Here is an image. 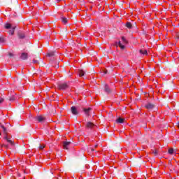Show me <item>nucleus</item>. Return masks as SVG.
Returning a JSON list of instances; mask_svg holds the SVG:
<instances>
[{"label":"nucleus","instance_id":"27","mask_svg":"<svg viewBox=\"0 0 179 179\" xmlns=\"http://www.w3.org/2000/svg\"><path fill=\"white\" fill-rule=\"evenodd\" d=\"M6 40L3 37H0V43H5Z\"/></svg>","mask_w":179,"mask_h":179},{"label":"nucleus","instance_id":"1","mask_svg":"<svg viewBox=\"0 0 179 179\" xmlns=\"http://www.w3.org/2000/svg\"><path fill=\"white\" fill-rule=\"evenodd\" d=\"M69 88V85L68 83H61L58 85V89L59 90H66V89Z\"/></svg>","mask_w":179,"mask_h":179},{"label":"nucleus","instance_id":"7","mask_svg":"<svg viewBox=\"0 0 179 179\" xmlns=\"http://www.w3.org/2000/svg\"><path fill=\"white\" fill-rule=\"evenodd\" d=\"M4 139L8 143H10V145H11L12 146H15V143L13 142V141L12 139H10L9 137H8V136H6L4 137Z\"/></svg>","mask_w":179,"mask_h":179},{"label":"nucleus","instance_id":"8","mask_svg":"<svg viewBox=\"0 0 179 179\" xmlns=\"http://www.w3.org/2000/svg\"><path fill=\"white\" fill-rule=\"evenodd\" d=\"M71 141H64L63 142V148L64 149H66V150H68V146L71 145Z\"/></svg>","mask_w":179,"mask_h":179},{"label":"nucleus","instance_id":"11","mask_svg":"<svg viewBox=\"0 0 179 179\" xmlns=\"http://www.w3.org/2000/svg\"><path fill=\"white\" fill-rule=\"evenodd\" d=\"M83 110L86 115H89V113H90V111L92 110V108H84Z\"/></svg>","mask_w":179,"mask_h":179},{"label":"nucleus","instance_id":"14","mask_svg":"<svg viewBox=\"0 0 179 179\" xmlns=\"http://www.w3.org/2000/svg\"><path fill=\"white\" fill-rule=\"evenodd\" d=\"M138 52L141 54V55H148V50H140Z\"/></svg>","mask_w":179,"mask_h":179},{"label":"nucleus","instance_id":"33","mask_svg":"<svg viewBox=\"0 0 179 179\" xmlns=\"http://www.w3.org/2000/svg\"><path fill=\"white\" fill-rule=\"evenodd\" d=\"M177 127L179 128V122L177 123Z\"/></svg>","mask_w":179,"mask_h":179},{"label":"nucleus","instance_id":"23","mask_svg":"<svg viewBox=\"0 0 179 179\" xmlns=\"http://www.w3.org/2000/svg\"><path fill=\"white\" fill-rule=\"evenodd\" d=\"M122 41H123L124 44H128V41L125 38V37H122Z\"/></svg>","mask_w":179,"mask_h":179},{"label":"nucleus","instance_id":"24","mask_svg":"<svg viewBox=\"0 0 179 179\" xmlns=\"http://www.w3.org/2000/svg\"><path fill=\"white\" fill-rule=\"evenodd\" d=\"M48 55L49 57H54L55 55V52H50L48 53Z\"/></svg>","mask_w":179,"mask_h":179},{"label":"nucleus","instance_id":"12","mask_svg":"<svg viewBox=\"0 0 179 179\" xmlns=\"http://www.w3.org/2000/svg\"><path fill=\"white\" fill-rule=\"evenodd\" d=\"M125 121V119L124 118H121V117H119L116 120V122L117 124H124V122Z\"/></svg>","mask_w":179,"mask_h":179},{"label":"nucleus","instance_id":"13","mask_svg":"<svg viewBox=\"0 0 179 179\" xmlns=\"http://www.w3.org/2000/svg\"><path fill=\"white\" fill-rule=\"evenodd\" d=\"M54 176V173L52 171H49L46 174L47 178H51Z\"/></svg>","mask_w":179,"mask_h":179},{"label":"nucleus","instance_id":"5","mask_svg":"<svg viewBox=\"0 0 179 179\" xmlns=\"http://www.w3.org/2000/svg\"><path fill=\"white\" fill-rule=\"evenodd\" d=\"M71 112L73 115H78V114H79V111H78L76 106H72L71 108Z\"/></svg>","mask_w":179,"mask_h":179},{"label":"nucleus","instance_id":"3","mask_svg":"<svg viewBox=\"0 0 179 179\" xmlns=\"http://www.w3.org/2000/svg\"><path fill=\"white\" fill-rule=\"evenodd\" d=\"M17 36L20 40H23L26 38V34H24V32L22 31H18Z\"/></svg>","mask_w":179,"mask_h":179},{"label":"nucleus","instance_id":"36","mask_svg":"<svg viewBox=\"0 0 179 179\" xmlns=\"http://www.w3.org/2000/svg\"><path fill=\"white\" fill-rule=\"evenodd\" d=\"M94 148H97V145H94Z\"/></svg>","mask_w":179,"mask_h":179},{"label":"nucleus","instance_id":"21","mask_svg":"<svg viewBox=\"0 0 179 179\" xmlns=\"http://www.w3.org/2000/svg\"><path fill=\"white\" fill-rule=\"evenodd\" d=\"M9 34H10L11 36H13V34H15V27L13 28L12 29H10L9 31H8Z\"/></svg>","mask_w":179,"mask_h":179},{"label":"nucleus","instance_id":"29","mask_svg":"<svg viewBox=\"0 0 179 179\" xmlns=\"http://www.w3.org/2000/svg\"><path fill=\"white\" fill-rule=\"evenodd\" d=\"M33 61H34V64H40L38 60L34 59Z\"/></svg>","mask_w":179,"mask_h":179},{"label":"nucleus","instance_id":"38","mask_svg":"<svg viewBox=\"0 0 179 179\" xmlns=\"http://www.w3.org/2000/svg\"><path fill=\"white\" fill-rule=\"evenodd\" d=\"M0 136H1V134H0Z\"/></svg>","mask_w":179,"mask_h":179},{"label":"nucleus","instance_id":"6","mask_svg":"<svg viewBox=\"0 0 179 179\" xmlns=\"http://www.w3.org/2000/svg\"><path fill=\"white\" fill-rule=\"evenodd\" d=\"M36 121H38V122H44L45 121V117L43 115H39L36 117Z\"/></svg>","mask_w":179,"mask_h":179},{"label":"nucleus","instance_id":"10","mask_svg":"<svg viewBox=\"0 0 179 179\" xmlns=\"http://www.w3.org/2000/svg\"><path fill=\"white\" fill-rule=\"evenodd\" d=\"M104 92H106V93H108V94H109V93H111V90H110L107 84H105L104 85Z\"/></svg>","mask_w":179,"mask_h":179},{"label":"nucleus","instance_id":"34","mask_svg":"<svg viewBox=\"0 0 179 179\" xmlns=\"http://www.w3.org/2000/svg\"><path fill=\"white\" fill-rule=\"evenodd\" d=\"M3 146H4L5 148H8L7 145H3Z\"/></svg>","mask_w":179,"mask_h":179},{"label":"nucleus","instance_id":"37","mask_svg":"<svg viewBox=\"0 0 179 179\" xmlns=\"http://www.w3.org/2000/svg\"><path fill=\"white\" fill-rule=\"evenodd\" d=\"M59 1H61V0H57V2H59Z\"/></svg>","mask_w":179,"mask_h":179},{"label":"nucleus","instance_id":"32","mask_svg":"<svg viewBox=\"0 0 179 179\" xmlns=\"http://www.w3.org/2000/svg\"><path fill=\"white\" fill-rule=\"evenodd\" d=\"M91 152H94V148H91Z\"/></svg>","mask_w":179,"mask_h":179},{"label":"nucleus","instance_id":"28","mask_svg":"<svg viewBox=\"0 0 179 179\" xmlns=\"http://www.w3.org/2000/svg\"><path fill=\"white\" fill-rule=\"evenodd\" d=\"M3 101H5V99L3 98L0 97V104H2V103H3Z\"/></svg>","mask_w":179,"mask_h":179},{"label":"nucleus","instance_id":"31","mask_svg":"<svg viewBox=\"0 0 179 179\" xmlns=\"http://www.w3.org/2000/svg\"><path fill=\"white\" fill-rule=\"evenodd\" d=\"M8 57H10V58H12V57H13V55L12 53H9Z\"/></svg>","mask_w":179,"mask_h":179},{"label":"nucleus","instance_id":"20","mask_svg":"<svg viewBox=\"0 0 179 179\" xmlns=\"http://www.w3.org/2000/svg\"><path fill=\"white\" fill-rule=\"evenodd\" d=\"M8 100L9 101H15L16 100V97H15V96H9Z\"/></svg>","mask_w":179,"mask_h":179},{"label":"nucleus","instance_id":"18","mask_svg":"<svg viewBox=\"0 0 179 179\" xmlns=\"http://www.w3.org/2000/svg\"><path fill=\"white\" fill-rule=\"evenodd\" d=\"M62 23H64V24H66V23H68V18L64 17H62Z\"/></svg>","mask_w":179,"mask_h":179},{"label":"nucleus","instance_id":"26","mask_svg":"<svg viewBox=\"0 0 179 179\" xmlns=\"http://www.w3.org/2000/svg\"><path fill=\"white\" fill-rule=\"evenodd\" d=\"M10 27H12V26L10 25V24H5V29H10Z\"/></svg>","mask_w":179,"mask_h":179},{"label":"nucleus","instance_id":"25","mask_svg":"<svg viewBox=\"0 0 179 179\" xmlns=\"http://www.w3.org/2000/svg\"><path fill=\"white\" fill-rule=\"evenodd\" d=\"M38 148H39L40 150H43L44 148H45V145H41V144H38Z\"/></svg>","mask_w":179,"mask_h":179},{"label":"nucleus","instance_id":"22","mask_svg":"<svg viewBox=\"0 0 179 179\" xmlns=\"http://www.w3.org/2000/svg\"><path fill=\"white\" fill-rule=\"evenodd\" d=\"M1 129L3 131V132H4V134L7 133V130H6V127H4L3 125H1Z\"/></svg>","mask_w":179,"mask_h":179},{"label":"nucleus","instance_id":"9","mask_svg":"<svg viewBox=\"0 0 179 179\" xmlns=\"http://www.w3.org/2000/svg\"><path fill=\"white\" fill-rule=\"evenodd\" d=\"M85 127L86 128H90V129H92V128H94V124H93V122H87Z\"/></svg>","mask_w":179,"mask_h":179},{"label":"nucleus","instance_id":"19","mask_svg":"<svg viewBox=\"0 0 179 179\" xmlns=\"http://www.w3.org/2000/svg\"><path fill=\"white\" fill-rule=\"evenodd\" d=\"M126 27H127V29H132V24H131V22H127Z\"/></svg>","mask_w":179,"mask_h":179},{"label":"nucleus","instance_id":"15","mask_svg":"<svg viewBox=\"0 0 179 179\" xmlns=\"http://www.w3.org/2000/svg\"><path fill=\"white\" fill-rule=\"evenodd\" d=\"M168 153L169 155H174V153H176V150H174L173 148H170L169 150H168Z\"/></svg>","mask_w":179,"mask_h":179},{"label":"nucleus","instance_id":"30","mask_svg":"<svg viewBox=\"0 0 179 179\" xmlns=\"http://www.w3.org/2000/svg\"><path fill=\"white\" fill-rule=\"evenodd\" d=\"M153 153H154V155L156 156V155H157V150H155V151H153Z\"/></svg>","mask_w":179,"mask_h":179},{"label":"nucleus","instance_id":"35","mask_svg":"<svg viewBox=\"0 0 179 179\" xmlns=\"http://www.w3.org/2000/svg\"><path fill=\"white\" fill-rule=\"evenodd\" d=\"M104 73L106 74V73H107V71H104Z\"/></svg>","mask_w":179,"mask_h":179},{"label":"nucleus","instance_id":"16","mask_svg":"<svg viewBox=\"0 0 179 179\" xmlns=\"http://www.w3.org/2000/svg\"><path fill=\"white\" fill-rule=\"evenodd\" d=\"M79 76H85V73H86V72H85V71L83 70H79Z\"/></svg>","mask_w":179,"mask_h":179},{"label":"nucleus","instance_id":"2","mask_svg":"<svg viewBox=\"0 0 179 179\" xmlns=\"http://www.w3.org/2000/svg\"><path fill=\"white\" fill-rule=\"evenodd\" d=\"M145 108H147V110H155V108H156V104L149 102L145 106Z\"/></svg>","mask_w":179,"mask_h":179},{"label":"nucleus","instance_id":"4","mask_svg":"<svg viewBox=\"0 0 179 179\" xmlns=\"http://www.w3.org/2000/svg\"><path fill=\"white\" fill-rule=\"evenodd\" d=\"M20 59L22 61H26V59H28L29 55L26 52H22L21 55L20 56Z\"/></svg>","mask_w":179,"mask_h":179},{"label":"nucleus","instance_id":"17","mask_svg":"<svg viewBox=\"0 0 179 179\" xmlns=\"http://www.w3.org/2000/svg\"><path fill=\"white\" fill-rule=\"evenodd\" d=\"M118 45L119 47H120L121 50H125V45H122V43H121V41L118 42Z\"/></svg>","mask_w":179,"mask_h":179}]
</instances>
